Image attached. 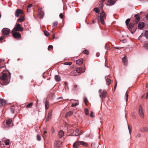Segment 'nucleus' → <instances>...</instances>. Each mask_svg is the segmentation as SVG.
I'll list each match as a JSON object with an SVG mask.
<instances>
[{
	"label": "nucleus",
	"mask_w": 148,
	"mask_h": 148,
	"mask_svg": "<svg viewBox=\"0 0 148 148\" xmlns=\"http://www.w3.org/2000/svg\"><path fill=\"white\" fill-rule=\"evenodd\" d=\"M11 74L8 71L0 73V83L2 85H6L10 82Z\"/></svg>",
	"instance_id": "f257e3e1"
},
{
	"label": "nucleus",
	"mask_w": 148,
	"mask_h": 148,
	"mask_svg": "<svg viewBox=\"0 0 148 148\" xmlns=\"http://www.w3.org/2000/svg\"><path fill=\"white\" fill-rule=\"evenodd\" d=\"M106 18V14L105 13L103 10H101V12L100 13V16H98L97 17V19L98 21H100L102 24H104V20Z\"/></svg>",
	"instance_id": "f03ea898"
},
{
	"label": "nucleus",
	"mask_w": 148,
	"mask_h": 148,
	"mask_svg": "<svg viewBox=\"0 0 148 148\" xmlns=\"http://www.w3.org/2000/svg\"><path fill=\"white\" fill-rule=\"evenodd\" d=\"M136 25L134 23L133 21V23H130L127 27L128 29L133 34L134 33L136 29Z\"/></svg>",
	"instance_id": "7ed1b4c3"
},
{
	"label": "nucleus",
	"mask_w": 148,
	"mask_h": 148,
	"mask_svg": "<svg viewBox=\"0 0 148 148\" xmlns=\"http://www.w3.org/2000/svg\"><path fill=\"white\" fill-rule=\"evenodd\" d=\"M12 31L16 32H22L23 31V28L21 26L20 24H17Z\"/></svg>",
	"instance_id": "20e7f679"
},
{
	"label": "nucleus",
	"mask_w": 148,
	"mask_h": 148,
	"mask_svg": "<svg viewBox=\"0 0 148 148\" xmlns=\"http://www.w3.org/2000/svg\"><path fill=\"white\" fill-rule=\"evenodd\" d=\"M11 33L13 36L14 38L19 39L21 38V34L18 32L12 31Z\"/></svg>",
	"instance_id": "39448f33"
},
{
	"label": "nucleus",
	"mask_w": 148,
	"mask_h": 148,
	"mask_svg": "<svg viewBox=\"0 0 148 148\" xmlns=\"http://www.w3.org/2000/svg\"><path fill=\"white\" fill-rule=\"evenodd\" d=\"M139 109V114L140 115L141 117L143 118L144 117V114L143 108L141 105H140V106Z\"/></svg>",
	"instance_id": "423d86ee"
},
{
	"label": "nucleus",
	"mask_w": 148,
	"mask_h": 148,
	"mask_svg": "<svg viewBox=\"0 0 148 148\" xmlns=\"http://www.w3.org/2000/svg\"><path fill=\"white\" fill-rule=\"evenodd\" d=\"M2 32L4 35H7L10 32V30L8 28H4L2 30Z\"/></svg>",
	"instance_id": "0eeeda50"
},
{
	"label": "nucleus",
	"mask_w": 148,
	"mask_h": 148,
	"mask_svg": "<svg viewBox=\"0 0 148 148\" xmlns=\"http://www.w3.org/2000/svg\"><path fill=\"white\" fill-rule=\"evenodd\" d=\"M62 143L61 141H56L54 143V147L55 148H60Z\"/></svg>",
	"instance_id": "6e6552de"
},
{
	"label": "nucleus",
	"mask_w": 148,
	"mask_h": 148,
	"mask_svg": "<svg viewBox=\"0 0 148 148\" xmlns=\"http://www.w3.org/2000/svg\"><path fill=\"white\" fill-rule=\"evenodd\" d=\"M52 111L51 110H50L49 111L48 114V116L46 119V121L47 122L49 121L51 119L52 116Z\"/></svg>",
	"instance_id": "1a4fd4ad"
},
{
	"label": "nucleus",
	"mask_w": 148,
	"mask_h": 148,
	"mask_svg": "<svg viewBox=\"0 0 148 148\" xmlns=\"http://www.w3.org/2000/svg\"><path fill=\"white\" fill-rule=\"evenodd\" d=\"M134 17L136 18L135 20L133 21V22L136 25L140 20V16L139 14H135L134 15Z\"/></svg>",
	"instance_id": "9d476101"
},
{
	"label": "nucleus",
	"mask_w": 148,
	"mask_h": 148,
	"mask_svg": "<svg viewBox=\"0 0 148 148\" xmlns=\"http://www.w3.org/2000/svg\"><path fill=\"white\" fill-rule=\"evenodd\" d=\"M23 13V11L20 9H17L15 11V16L18 17L21 14Z\"/></svg>",
	"instance_id": "9b49d317"
},
{
	"label": "nucleus",
	"mask_w": 148,
	"mask_h": 148,
	"mask_svg": "<svg viewBox=\"0 0 148 148\" xmlns=\"http://www.w3.org/2000/svg\"><path fill=\"white\" fill-rule=\"evenodd\" d=\"M122 62L124 65H127L128 63V60L126 56H125L122 58Z\"/></svg>",
	"instance_id": "f8f14e48"
},
{
	"label": "nucleus",
	"mask_w": 148,
	"mask_h": 148,
	"mask_svg": "<svg viewBox=\"0 0 148 148\" xmlns=\"http://www.w3.org/2000/svg\"><path fill=\"white\" fill-rule=\"evenodd\" d=\"M110 76L109 75L107 76H106L105 77V79L106 82L107 83V84L108 85H109L111 83V80L110 79Z\"/></svg>",
	"instance_id": "ddd939ff"
},
{
	"label": "nucleus",
	"mask_w": 148,
	"mask_h": 148,
	"mask_svg": "<svg viewBox=\"0 0 148 148\" xmlns=\"http://www.w3.org/2000/svg\"><path fill=\"white\" fill-rule=\"evenodd\" d=\"M85 68L84 70H82V69L81 67H79L77 68L76 69L75 71L77 73H80L81 72L84 73L85 71Z\"/></svg>",
	"instance_id": "4468645a"
},
{
	"label": "nucleus",
	"mask_w": 148,
	"mask_h": 148,
	"mask_svg": "<svg viewBox=\"0 0 148 148\" xmlns=\"http://www.w3.org/2000/svg\"><path fill=\"white\" fill-rule=\"evenodd\" d=\"M139 131L142 132H148V127L144 126L141 127Z\"/></svg>",
	"instance_id": "2eb2a0df"
},
{
	"label": "nucleus",
	"mask_w": 148,
	"mask_h": 148,
	"mask_svg": "<svg viewBox=\"0 0 148 148\" xmlns=\"http://www.w3.org/2000/svg\"><path fill=\"white\" fill-rule=\"evenodd\" d=\"M107 92L105 90H103V92L101 93V95L100 94V97L101 98H105L106 96Z\"/></svg>",
	"instance_id": "dca6fc26"
},
{
	"label": "nucleus",
	"mask_w": 148,
	"mask_h": 148,
	"mask_svg": "<svg viewBox=\"0 0 148 148\" xmlns=\"http://www.w3.org/2000/svg\"><path fill=\"white\" fill-rule=\"evenodd\" d=\"M144 26V24L143 22H140L138 24V27L139 28L142 29L143 28Z\"/></svg>",
	"instance_id": "f3484780"
},
{
	"label": "nucleus",
	"mask_w": 148,
	"mask_h": 148,
	"mask_svg": "<svg viewBox=\"0 0 148 148\" xmlns=\"http://www.w3.org/2000/svg\"><path fill=\"white\" fill-rule=\"evenodd\" d=\"M83 62V58H81L80 59L78 60H76V63L77 64L79 65H82Z\"/></svg>",
	"instance_id": "a211bd4d"
},
{
	"label": "nucleus",
	"mask_w": 148,
	"mask_h": 148,
	"mask_svg": "<svg viewBox=\"0 0 148 148\" xmlns=\"http://www.w3.org/2000/svg\"><path fill=\"white\" fill-rule=\"evenodd\" d=\"M64 133V132L62 130H60L58 132V137L60 138H62L63 136Z\"/></svg>",
	"instance_id": "6ab92c4d"
},
{
	"label": "nucleus",
	"mask_w": 148,
	"mask_h": 148,
	"mask_svg": "<svg viewBox=\"0 0 148 148\" xmlns=\"http://www.w3.org/2000/svg\"><path fill=\"white\" fill-rule=\"evenodd\" d=\"M79 145H82L86 147H88V145L86 143H85V142L83 141H79Z\"/></svg>",
	"instance_id": "aec40b11"
},
{
	"label": "nucleus",
	"mask_w": 148,
	"mask_h": 148,
	"mask_svg": "<svg viewBox=\"0 0 148 148\" xmlns=\"http://www.w3.org/2000/svg\"><path fill=\"white\" fill-rule=\"evenodd\" d=\"M5 65L4 61L0 59V68L1 69L4 67Z\"/></svg>",
	"instance_id": "412c9836"
},
{
	"label": "nucleus",
	"mask_w": 148,
	"mask_h": 148,
	"mask_svg": "<svg viewBox=\"0 0 148 148\" xmlns=\"http://www.w3.org/2000/svg\"><path fill=\"white\" fill-rule=\"evenodd\" d=\"M73 112L72 111H70L66 113L65 115V117H68L69 116L71 115H72L73 114Z\"/></svg>",
	"instance_id": "4be33fe9"
},
{
	"label": "nucleus",
	"mask_w": 148,
	"mask_h": 148,
	"mask_svg": "<svg viewBox=\"0 0 148 148\" xmlns=\"http://www.w3.org/2000/svg\"><path fill=\"white\" fill-rule=\"evenodd\" d=\"M6 102L5 100L2 99L1 100H0V106L5 105L6 104Z\"/></svg>",
	"instance_id": "5701e85b"
},
{
	"label": "nucleus",
	"mask_w": 148,
	"mask_h": 148,
	"mask_svg": "<svg viewBox=\"0 0 148 148\" xmlns=\"http://www.w3.org/2000/svg\"><path fill=\"white\" fill-rule=\"evenodd\" d=\"M79 142L77 141L73 144V147L74 148H77L79 147Z\"/></svg>",
	"instance_id": "b1692460"
},
{
	"label": "nucleus",
	"mask_w": 148,
	"mask_h": 148,
	"mask_svg": "<svg viewBox=\"0 0 148 148\" xmlns=\"http://www.w3.org/2000/svg\"><path fill=\"white\" fill-rule=\"evenodd\" d=\"M38 15L40 18H42L44 15V12L42 11H40L38 13Z\"/></svg>",
	"instance_id": "393cba45"
},
{
	"label": "nucleus",
	"mask_w": 148,
	"mask_h": 148,
	"mask_svg": "<svg viewBox=\"0 0 148 148\" xmlns=\"http://www.w3.org/2000/svg\"><path fill=\"white\" fill-rule=\"evenodd\" d=\"M108 2L110 5H113L115 3V0H108Z\"/></svg>",
	"instance_id": "a878e982"
},
{
	"label": "nucleus",
	"mask_w": 148,
	"mask_h": 148,
	"mask_svg": "<svg viewBox=\"0 0 148 148\" xmlns=\"http://www.w3.org/2000/svg\"><path fill=\"white\" fill-rule=\"evenodd\" d=\"M49 106V102L47 100L45 101V109L47 110L48 109Z\"/></svg>",
	"instance_id": "bb28decb"
},
{
	"label": "nucleus",
	"mask_w": 148,
	"mask_h": 148,
	"mask_svg": "<svg viewBox=\"0 0 148 148\" xmlns=\"http://www.w3.org/2000/svg\"><path fill=\"white\" fill-rule=\"evenodd\" d=\"M55 79L57 81L59 82L61 80V78L59 75H56L55 76Z\"/></svg>",
	"instance_id": "cd10ccee"
},
{
	"label": "nucleus",
	"mask_w": 148,
	"mask_h": 148,
	"mask_svg": "<svg viewBox=\"0 0 148 148\" xmlns=\"http://www.w3.org/2000/svg\"><path fill=\"white\" fill-rule=\"evenodd\" d=\"M12 120L10 119H8L6 121V123L8 125H9L11 124L12 123Z\"/></svg>",
	"instance_id": "c85d7f7f"
},
{
	"label": "nucleus",
	"mask_w": 148,
	"mask_h": 148,
	"mask_svg": "<svg viewBox=\"0 0 148 148\" xmlns=\"http://www.w3.org/2000/svg\"><path fill=\"white\" fill-rule=\"evenodd\" d=\"M24 20V18L23 16H21L19 18V19H18V21L19 22H23Z\"/></svg>",
	"instance_id": "c756f323"
},
{
	"label": "nucleus",
	"mask_w": 148,
	"mask_h": 148,
	"mask_svg": "<svg viewBox=\"0 0 148 148\" xmlns=\"http://www.w3.org/2000/svg\"><path fill=\"white\" fill-rule=\"evenodd\" d=\"M75 136H78L79 134H80V133H79V131L78 129H76L75 130Z\"/></svg>",
	"instance_id": "7c9ffc66"
},
{
	"label": "nucleus",
	"mask_w": 148,
	"mask_h": 148,
	"mask_svg": "<svg viewBox=\"0 0 148 148\" xmlns=\"http://www.w3.org/2000/svg\"><path fill=\"white\" fill-rule=\"evenodd\" d=\"M143 47L146 50L148 51V43H145Z\"/></svg>",
	"instance_id": "2f4dec72"
},
{
	"label": "nucleus",
	"mask_w": 148,
	"mask_h": 148,
	"mask_svg": "<svg viewBox=\"0 0 148 148\" xmlns=\"http://www.w3.org/2000/svg\"><path fill=\"white\" fill-rule=\"evenodd\" d=\"M33 104L32 102L30 103L26 106V107L28 108H30L31 107L33 106Z\"/></svg>",
	"instance_id": "473e14b6"
},
{
	"label": "nucleus",
	"mask_w": 148,
	"mask_h": 148,
	"mask_svg": "<svg viewBox=\"0 0 148 148\" xmlns=\"http://www.w3.org/2000/svg\"><path fill=\"white\" fill-rule=\"evenodd\" d=\"M32 6V4H29L28 5L27 7V10L28 12H29L30 10V7H31Z\"/></svg>",
	"instance_id": "72a5a7b5"
},
{
	"label": "nucleus",
	"mask_w": 148,
	"mask_h": 148,
	"mask_svg": "<svg viewBox=\"0 0 148 148\" xmlns=\"http://www.w3.org/2000/svg\"><path fill=\"white\" fill-rule=\"evenodd\" d=\"M130 18L127 19L126 20V21H125V23H126V25L127 26H128V25L129 24V23L130 21Z\"/></svg>",
	"instance_id": "f704fd0d"
},
{
	"label": "nucleus",
	"mask_w": 148,
	"mask_h": 148,
	"mask_svg": "<svg viewBox=\"0 0 148 148\" xmlns=\"http://www.w3.org/2000/svg\"><path fill=\"white\" fill-rule=\"evenodd\" d=\"M94 10L96 12L98 13H99V8H94Z\"/></svg>",
	"instance_id": "c9c22d12"
},
{
	"label": "nucleus",
	"mask_w": 148,
	"mask_h": 148,
	"mask_svg": "<svg viewBox=\"0 0 148 148\" xmlns=\"http://www.w3.org/2000/svg\"><path fill=\"white\" fill-rule=\"evenodd\" d=\"M83 53L87 55H88L89 54V52L87 50H84L83 51Z\"/></svg>",
	"instance_id": "e433bc0d"
},
{
	"label": "nucleus",
	"mask_w": 148,
	"mask_h": 148,
	"mask_svg": "<svg viewBox=\"0 0 148 148\" xmlns=\"http://www.w3.org/2000/svg\"><path fill=\"white\" fill-rule=\"evenodd\" d=\"M58 23L57 21H55L54 22L53 24L52 27H54L58 25Z\"/></svg>",
	"instance_id": "4c0bfd02"
},
{
	"label": "nucleus",
	"mask_w": 148,
	"mask_h": 148,
	"mask_svg": "<svg viewBox=\"0 0 148 148\" xmlns=\"http://www.w3.org/2000/svg\"><path fill=\"white\" fill-rule=\"evenodd\" d=\"M145 36L147 38H148V31H146L145 33Z\"/></svg>",
	"instance_id": "58836bf2"
},
{
	"label": "nucleus",
	"mask_w": 148,
	"mask_h": 148,
	"mask_svg": "<svg viewBox=\"0 0 148 148\" xmlns=\"http://www.w3.org/2000/svg\"><path fill=\"white\" fill-rule=\"evenodd\" d=\"M44 32L45 35L47 36H48L49 35V33L47 31H44Z\"/></svg>",
	"instance_id": "ea45409f"
},
{
	"label": "nucleus",
	"mask_w": 148,
	"mask_h": 148,
	"mask_svg": "<svg viewBox=\"0 0 148 148\" xmlns=\"http://www.w3.org/2000/svg\"><path fill=\"white\" fill-rule=\"evenodd\" d=\"M84 112L86 115H88L89 114L88 110L87 109H85L84 110Z\"/></svg>",
	"instance_id": "a19ab883"
},
{
	"label": "nucleus",
	"mask_w": 148,
	"mask_h": 148,
	"mask_svg": "<svg viewBox=\"0 0 148 148\" xmlns=\"http://www.w3.org/2000/svg\"><path fill=\"white\" fill-rule=\"evenodd\" d=\"M10 140H7L5 142V145H9Z\"/></svg>",
	"instance_id": "79ce46f5"
},
{
	"label": "nucleus",
	"mask_w": 148,
	"mask_h": 148,
	"mask_svg": "<svg viewBox=\"0 0 148 148\" xmlns=\"http://www.w3.org/2000/svg\"><path fill=\"white\" fill-rule=\"evenodd\" d=\"M72 63L71 62H66L64 63V64L66 65H71Z\"/></svg>",
	"instance_id": "37998d69"
},
{
	"label": "nucleus",
	"mask_w": 148,
	"mask_h": 148,
	"mask_svg": "<svg viewBox=\"0 0 148 148\" xmlns=\"http://www.w3.org/2000/svg\"><path fill=\"white\" fill-rule=\"evenodd\" d=\"M125 97H126V101L127 102L128 101V95L127 92H126L125 94Z\"/></svg>",
	"instance_id": "c03bdc74"
},
{
	"label": "nucleus",
	"mask_w": 148,
	"mask_h": 148,
	"mask_svg": "<svg viewBox=\"0 0 148 148\" xmlns=\"http://www.w3.org/2000/svg\"><path fill=\"white\" fill-rule=\"evenodd\" d=\"M37 139L38 141H40L41 140L40 136L39 134H38L37 136Z\"/></svg>",
	"instance_id": "a18cd8bd"
},
{
	"label": "nucleus",
	"mask_w": 148,
	"mask_h": 148,
	"mask_svg": "<svg viewBox=\"0 0 148 148\" xmlns=\"http://www.w3.org/2000/svg\"><path fill=\"white\" fill-rule=\"evenodd\" d=\"M46 133H47V132L46 131H45L44 132V134H43L42 135V137H43L44 139H45L46 138V136L45 135V134H46Z\"/></svg>",
	"instance_id": "49530a36"
},
{
	"label": "nucleus",
	"mask_w": 148,
	"mask_h": 148,
	"mask_svg": "<svg viewBox=\"0 0 148 148\" xmlns=\"http://www.w3.org/2000/svg\"><path fill=\"white\" fill-rule=\"evenodd\" d=\"M78 105V103H73L72 104L71 106L72 107H75L77 106Z\"/></svg>",
	"instance_id": "de8ad7c7"
},
{
	"label": "nucleus",
	"mask_w": 148,
	"mask_h": 148,
	"mask_svg": "<svg viewBox=\"0 0 148 148\" xmlns=\"http://www.w3.org/2000/svg\"><path fill=\"white\" fill-rule=\"evenodd\" d=\"M53 46L52 45H50L48 46V50H49L51 49H53Z\"/></svg>",
	"instance_id": "09e8293b"
},
{
	"label": "nucleus",
	"mask_w": 148,
	"mask_h": 148,
	"mask_svg": "<svg viewBox=\"0 0 148 148\" xmlns=\"http://www.w3.org/2000/svg\"><path fill=\"white\" fill-rule=\"evenodd\" d=\"M102 3H103L101 2V3L99 4V7H100V8H101L102 9H103V4Z\"/></svg>",
	"instance_id": "8fccbe9b"
},
{
	"label": "nucleus",
	"mask_w": 148,
	"mask_h": 148,
	"mask_svg": "<svg viewBox=\"0 0 148 148\" xmlns=\"http://www.w3.org/2000/svg\"><path fill=\"white\" fill-rule=\"evenodd\" d=\"M88 102L87 99L86 97H85L84 99V102L85 103V104L87 105V102Z\"/></svg>",
	"instance_id": "3c124183"
},
{
	"label": "nucleus",
	"mask_w": 148,
	"mask_h": 148,
	"mask_svg": "<svg viewBox=\"0 0 148 148\" xmlns=\"http://www.w3.org/2000/svg\"><path fill=\"white\" fill-rule=\"evenodd\" d=\"M77 87V85H76V84H75L74 85V88H73V90H76V88Z\"/></svg>",
	"instance_id": "603ef678"
},
{
	"label": "nucleus",
	"mask_w": 148,
	"mask_h": 148,
	"mask_svg": "<svg viewBox=\"0 0 148 148\" xmlns=\"http://www.w3.org/2000/svg\"><path fill=\"white\" fill-rule=\"evenodd\" d=\"M141 135L140 133H138L136 134V137L139 138L140 137Z\"/></svg>",
	"instance_id": "864d4df0"
},
{
	"label": "nucleus",
	"mask_w": 148,
	"mask_h": 148,
	"mask_svg": "<svg viewBox=\"0 0 148 148\" xmlns=\"http://www.w3.org/2000/svg\"><path fill=\"white\" fill-rule=\"evenodd\" d=\"M117 85V81H116V84L114 86V91L115 90L116 88V86Z\"/></svg>",
	"instance_id": "5fc2aeb1"
},
{
	"label": "nucleus",
	"mask_w": 148,
	"mask_h": 148,
	"mask_svg": "<svg viewBox=\"0 0 148 148\" xmlns=\"http://www.w3.org/2000/svg\"><path fill=\"white\" fill-rule=\"evenodd\" d=\"M90 116L92 117H94V115L93 114V113L92 112H91V113H90Z\"/></svg>",
	"instance_id": "6e6d98bb"
},
{
	"label": "nucleus",
	"mask_w": 148,
	"mask_h": 148,
	"mask_svg": "<svg viewBox=\"0 0 148 148\" xmlns=\"http://www.w3.org/2000/svg\"><path fill=\"white\" fill-rule=\"evenodd\" d=\"M4 38V36H1L0 37V41H1L2 40H3Z\"/></svg>",
	"instance_id": "4d7b16f0"
},
{
	"label": "nucleus",
	"mask_w": 148,
	"mask_h": 148,
	"mask_svg": "<svg viewBox=\"0 0 148 148\" xmlns=\"http://www.w3.org/2000/svg\"><path fill=\"white\" fill-rule=\"evenodd\" d=\"M128 128L129 130V133L130 134H131V132H132V130L130 128V127H129V125H128Z\"/></svg>",
	"instance_id": "13d9d810"
},
{
	"label": "nucleus",
	"mask_w": 148,
	"mask_h": 148,
	"mask_svg": "<svg viewBox=\"0 0 148 148\" xmlns=\"http://www.w3.org/2000/svg\"><path fill=\"white\" fill-rule=\"evenodd\" d=\"M60 16L61 18H63V15L62 13L60 14Z\"/></svg>",
	"instance_id": "bf43d9fd"
},
{
	"label": "nucleus",
	"mask_w": 148,
	"mask_h": 148,
	"mask_svg": "<svg viewBox=\"0 0 148 148\" xmlns=\"http://www.w3.org/2000/svg\"><path fill=\"white\" fill-rule=\"evenodd\" d=\"M11 112L12 113H14V109L11 108L10 109Z\"/></svg>",
	"instance_id": "052dcab7"
},
{
	"label": "nucleus",
	"mask_w": 148,
	"mask_h": 148,
	"mask_svg": "<svg viewBox=\"0 0 148 148\" xmlns=\"http://www.w3.org/2000/svg\"><path fill=\"white\" fill-rule=\"evenodd\" d=\"M147 94L146 95V99H147V98H148V90H147Z\"/></svg>",
	"instance_id": "680f3d73"
},
{
	"label": "nucleus",
	"mask_w": 148,
	"mask_h": 148,
	"mask_svg": "<svg viewBox=\"0 0 148 148\" xmlns=\"http://www.w3.org/2000/svg\"><path fill=\"white\" fill-rule=\"evenodd\" d=\"M105 66L106 67H109V66H108V64H107L106 62H106H105Z\"/></svg>",
	"instance_id": "e2e57ef3"
},
{
	"label": "nucleus",
	"mask_w": 148,
	"mask_h": 148,
	"mask_svg": "<svg viewBox=\"0 0 148 148\" xmlns=\"http://www.w3.org/2000/svg\"><path fill=\"white\" fill-rule=\"evenodd\" d=\"M71 75H74V76H75L76 75V74H73V72H71Z\"/></svg>",
	"instance_id": "0e129e2a"
},
{
	"label": "nucleus",
	"mask_w": 148,
	"mask_h": 148,
	"mask_svg": "<svg viewBox=\"0 0 148 148\" xmlns=\"http://www.w3.org/2000/svg\"><path fill=\"white\" fill-rule=\"evenodd\" d=\"M96 55L97 56V57H99V53H97L96 54Z\"/></svg>",
	"instance_id": "69168bd1"
},
{
	"label": "nucleus",
	"mask_w": 148,
	"mask_h": 148,
	"mask_svg": "<svg viewBox=\"0 0 148 148\" xmlns=\"http://www.w3.org/2000/svg\"><path fill=\"white\" fill-rule=\"evenodd\" d=\"M75 131H74L72 133L73 135V136H75Z\"/></svg>",
	"instance_id": "338daca9"
},
{
	"label": "nucleus",
	"mask_w": 148,
	"mask_h": 148,
	"mask_svg": "<svg viewBox=\"0 0 148 148\" xmlns=\"http://www.w3.org/2000/svg\"><path fill=\"white\" fill-rule=\"evenodd\" d=\"M146 18L147 19H148V14L146 16Z\"/></svg>",
	"instance_id": "774afa93"
}]
</instances>
